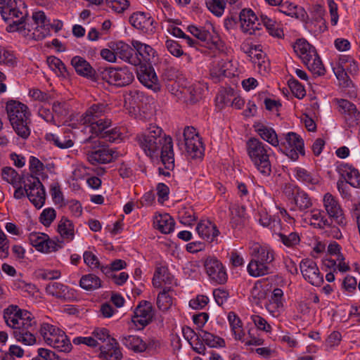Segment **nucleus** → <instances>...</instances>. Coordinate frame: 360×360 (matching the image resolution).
Listing matches in <instances>:
<instances>
[{
  "mask_svg": "<svg viewBox=\"0 0 360 360\" xmlns=\"http://www.w3.org/2000/svg\"><path fill=\"white\" fill-rule=\"evenodd\" d=\"M144 153L151 159L160 157L162 163L168 170L174 168L173 141L164 133L161 127L150 124L147 131L136 138Z\"/></svg>",
  "mask_w": 360,
  "mask_h": 360,
  "instance_id": "obj_1",
  "label": "nucleus"
},
{
  "mask_svg": "<svg viewBox=\"0 0 360 360\" xmlns=\"http://www.w3.org/2000/svg\"><path fill=\"white\" fill-rule=\"evenodd\" d=\"M4 318L7 326L13 329V335L18 342L26 345L36 342L33 333L36 321L30 311L22 310L16 305H11L4 310Z\"/></svg>",
  "mask_w": 360,
  "mask_h": 360,
  "instance_id": "obj_2",
  "label": "nucleus"
},
{
  "mask_svg": "<svg viewBox=\"0 0 360 360\" xmlns=\"http://www.w3.org/2000/svg\"><path fill=\"white\" fill-rule=\"evenodd\" d=\"M248 155L257 171L264 176L271 173L269 160L271 148L257 138H251L246 143Z\"/></svg>",
  "mask_w": 360,
  "mask_h": 360,
  "instance_id": "obj_3",
  "label": "nucleus"
},
{
  "mask_svg": "<svg viewBox=\"0 0 360 360\" xmlns=\"http://www.w3.org/2000/svg\"><path fill=\"white\" fill-rule=\"evenodd\" d=\"M0 13L5 22H8L14 18H19L13 20L6 27L8 32H18L24 36L29 34L31 31L29 23L26 22L27 14L22 13L17 8L16 0H0Z\"/></svg>",
  "mask_w": 360,
  "mask_h": 360,
  "instance_id": "obj_4",
  "label": "nucleus"
},
{
  "mask_svg": "<svg viewBox=\"0 0 360 360\" xmlns=\"http://www.w3.org/2000/svg\"><path fill=\"white\" fill-rule=\"evenodd\" d=\"M40 333L45 342L59 352H69L72 349L70 340L65 333L59 328L49 323H43Z\"/></svg>",
  "mask_w": 360,
  "mask_h": 360,
  "instance_id": "obj_5",
  "label": "nucleus"
},
{
  "mask_svg": "<svg viewBox=\"0 0 360 360\" xmlns=\"http://www.w3.org/2000/svg\"><path fill=\"white\" fill-rule=\"evenodd\" d=\"M98 76L108 84L120 87L129 85L134 79L132 71L127 67H100Z\"/></svg>",
  "mask_w": 360,
  "mask_h": 360,
  "instance_id": "obj_6",
  "label": "nucleus"
},
{
  "mask_svg": "<svg viewBox=\"0 0 360 360\" xmlns=\"http://www.w3.org/2000/svg\"><path fill=\"white\" fill-rule=\"evenodd\" d=\"M278 146L282 153L292 161L297 160L300 155L305 154L304 140L295 132L285 134L284 140Z\"/></svg>",
  "mask_w": 360,
  "mask_h": 360,
  "instance_id": "obj_7",
  "label": "nucleus"
},
{
  "mask_svg": "<svg viewBox=\"0 0 360 360\" xmlns=\"http://www.w3.org/2000/svg\"><path fill=\"white\" fill-rule=\"evenodd\" d=\"M183 134L188 157L192 159H201L204 155L205 148L196 129L193 127H186Z\"/></svg>",
  "mask_w": 360,
  "mask_h": 360,
  "instance_id": "obj_8",
  "label": "nucleus"
},
{
  "mask_svg": "<svg viewBox=\"0 0 360 360\" xmlns=\"http://www.w3.org/2000/svg\"><path fill=\"white\" fill-rule=\"evenodd\" d=\"M25 192L30 201L38 209L45 203L46 193L39 178L34 175L28 176L25 181Z\"/></svg>",
  "mask_w": 360,
  "mask_h": 360,
  "instance_id": "obj_9",
  "label": "nucleus"
},
{
  "mask_svg": "<svg viewBox=\"0 0 360 360\" xmlns=\"http://www.w3.org/2000/svg\"><path fill=\"white\" fill-rule=\"evenodd\" d=\"M323 206L328 217L338 225L345 226L347 224L344 210L339 200L330 193H326L323 197Z\"/></svg>",
  "mask_w": 360,
  "mask_h": 360,
  "instance_id": "obj_10",
  "label": "nucleus"
},
{
  "mask_svg": "<svg viewBox=\"0 0 360 360\" xmlns=\"http://www.w3.org/2000/svg\"><path fill=\"white\" fill-rule=\"evenodd\" d=\"M300 269L304 279L314 286H321L324 280L316 263L310 259L301 261Z\"/></svg>",
  "mask_w": 360,
  "mask_h": 360,
  "instance_id": "obj_11",
  "label": "nucleus"
},
{
  "mask_svg": "<svg viewBox=\"0 0 360 360\" xmlns=\"http://www.w3.org/2000/svg\"><path fill=\"white\" fill-rule=\"evenodd\" d=\"M206 274L212 281L223 284L227 281V274L223 264L214 257H208L204 262Z\"/></svg>",
  "mask_w": 360,
  "mask_h": 360,
  "instance_id": "obj_12",
  "label": "nucleus"
},
{
  "mask_svg": "<svg viewBox=\"0 0 360 360\" xmlns=\"http://www.w3.org/2000/svg\"><path fill=\"white\" fill-rule=\"evenodd\" d=\"M153 316L151 304L147 301H141L135 308L131 321L138 329H143L152 321Z\"/></svg>",
  "mask_w": 360,
  "mask_h": 360,
  "instance_id": "obj_13",
  "label": "nucleus"
},
{
  "mask_svg": "<svg viewBox=\"0 0 360 360\" xmlns=\"http://www.w3.org/2000/svg\"><path fill=\"white\" fill-rule=\"evenodd\" d=\"M131 25L147 34H153L156 31L157 22L148 13L136 12L129 17Z\"/></svg>",
  "mask_w": 360,
  "mask_h": 360,
  "instance_id": "obj_14",
  "label": "nucleus"
},
{
  "mask_svg": "<svg viewBox=\"0 0 360 360\" xmlns=\"http://www.w3.org/2000/svg\"><path fill=\"white\" fill-rule=\"evenodd\" d=\"M283 291L278 288H274L268 295L264 303L266 311L273 317L278 318L284 311Z\"/></svg>",
  "mask_w": 360,
  "mask_h": 360,
  "instance_id": "obj_15",
  "label": "nucleus"
},
{
  "mask_svg": "<svg viewBox=\"0 0 360 360\" xmlns=\"http://www.w3.org/2000/svg\"><path fill=\"white\" fill-rule=\"evenodd\" d=\"M249 255L251 257L271 264L275 259V252L268 244L250 242L248 245Z\"/></svg>",
  "mask_w": 360,
  "mask_h": 360,
  "instance_id": "obj_16",
  "label": "nucleus"
},
{
  "mask_svg": "<svg viewBox=\"0 0 360 360\" xmlns=\"http://www.w3.org/2000/svg\"><path fill=\"white\" fill-rule=\"evenodd\" d=\"M29 242L37 251L44 253L54 252L58 248V244L51 240L48 235L43 233L32 232L30 233Z\"/></svg>",
  "mask_w": 360,
  "mask_h": 360,
  "instance_id": "obj_17",
  "label": "nucleus"
},
{
  "mask_svg": "<svg viewBox=\"0 0 360 360\" xmlns=\"http://www.w3.org/2000/svg\"><path fill=\"white\" fill-rule=\"evenodd\" d=\"M80 122L90 127V131L96 136H101L110 126L111 121L105 118H98L95 114H82Z\"/></svg>",
  "mask_w": 360,
  "mask_h": 360,
  "instance_id": "obj_18",
  "label": "nucleus"
},
{
  "mask_svg": "<svg viewBox=\"0 0 360 360\" xmlns=\"http://www.w3.org/2000/svg\"><path fill=\"white\" fill-rule=\"evenodd\" d=\"M137 77L140 82L148 89H151L155 92L160 89L158 78L150 63L148 65L139 67L137 70Z\"/></svg>",
  "mask_w": 360,
  "mask_h": 360,
  "instance_id": "obj_19",
  "label": "nucleus"
},
{
  "mask_svg": "<svg viewBox=\"0 0 360 360\" xmlns=\"http://www.w3.org/2000/svg\"><path fill=\"white\" fill-rule=\"evenodd\" d=\"M259 19L251 9H243L239 15V21L240 22V27L243 32L249 34L257 35V31L259 30L260 28L258 27L260 25ZM259 34L258 33V35Z\"/></svg>",
  "mask_w": 360,
  "mask_h": 360,
  "instance_id": "obj_20",
  "label": "nucleus"
},
{
  "mask_svg": "<svg viewBox=\"0 0 360 360\" xmlns=\"http://www.w3.org/2000/svg\"><path fill=\"white\" fill-rule=\"evenodd\" d=\"M45 290L46 294L62 300H72L76 297L75 290L60 282L49 283Z\"/></svg>",
  "mask_w": 360,
  "mask_h": 360,
  "instance_id": "obj_21",
  "label": "nucleus"
},
{
  "mask_svg": "<svg viewBox=\"0 0 360 360\" xmlns=\"http://www.w3.org/2000/svg\"><path fill=\"white\" fill-rule=\"evenodd\" d=\"M120 153L114 148H102L89 152L87 160L92 165L106 164L117 158Z\"/></svg>",
  "mask_w": 360,
  "mask_h": 360,
  "instance_id": "obj_22",
  "label": "nucleus"
},
{
  "mask_svg": "<svg viewBox=\"0 0 360 360\" xmlns=\"http://www.w3.org/2000/svg\"><path fill=\"white\" fill-rule=\"evenodd\" d=\"M71 65L79 76L93 80L100 79L98 76V70L96 71L90 63L81 56H74L71 60Z\"/></svg>",
  "mask_w": 360,
  "mask_h": 360,
  "instance_id": "obj_23",
  "label": "nucleus"
},
{
  "mask_svg": "<svg viewBox=\"0 0 360 360\" xmlns=\"http://www.w3.org/2000/svg\"><path fill=\"white\" fill-rule=\"evenodd\" d=\"M113 50L117 54V57L121 60L133 65L141 64V59L138 56H134V48L128 44L119 41L113 45Z\"/></svg>",
  "mask_w": 360,
  "mask_h": 360,
  "instance_id": "obj_24",
  "label": "nucleus"
},
{
  "mask_svg": "<svg viewBox=\"0 0 360 360\" xmlns=\"http://www.w3.org/2000/svg\"><path fill=\"white\" fill-rule=\"evenodd\" d=\"M32 20L37 25L34 32L32 33V39L36 41L44 39L50 34L49 21L43 11H37L32 14Z\"/></svg>",
  "mask_w": 360,
  "mask_h": 360,
  "instance_id": "obj_25",
  "label": "nucleus"
},
{
  "mask_svg": "<svg viewBox=\"0 0 360 360\" xmlns=\"http://www.w3.org/2000/svg\"><path fill=\"white\" fill-rule=\"evenodd\" d=\"M9 121L15 132L22 138L26 139L30 134L27 114H8Z\"/></svg>",
  "mask_w": 360,
  "mask_h": 360,
  "instance_id": "obj_26",
  "label": "nucleus"
},
{
  "mask_svg": "<svg viewBox=\"0 0 360 360\" xmlns=\"http://www.w3.org/2000/svg\"><path fill=\"white\" fill-rule=\"evenodd\" d=\"M195 230L200 238L208 242L214 241L219 234L216 224L208 219L200 221Z\"/></svg>",
  "mask_w": 360,
  "mask_h": 360,
  "instance_id": "obj_27",
  "label": "nucleus"
},
{
  "mask_svg": "<svg viewBox=\"0 0 360 360\" xmlns=\"http://www.w3.org/2000/svg\"><path fill=\"white\" fill-rule=\"evenodd\" d=\"M295 52L301 58L304 64L317 56L316 49L304 39H299L293 46Z\"/></svg>",
  "mask_w": 360,
  "mask_h": 360,
  "instance_id": "obj_28",
  "label": "nucleus"
},
{
  "mask_svg": "<svg viewBox=\"0 0 360 360\" xmlns=\"http://www.w3.org/2000/svg\"><path fill=\"white\" fill-rule=\"evenodd\" d=\"M131 45L134 48V56H138L141 62L143 60L148 64L154 62L156 51L152 46L137 40H132Z\"/></svg>",
  "mask_w": 360,
  "mask_h": 360,
  "instance_id": "obj_29",
  "label": "nucleus"
},
{
  "mask_svg": "<svg viewBox=\"0 0 360 360\" xmlns=\"http://www.w3.org/2000/svg\"><path fill=\"white\" fill-rule=\"evenodd\" d=\"M338 172L345 183L354 188H360V173L357 169L348 164H342L338 167Z\"/></svg>",
  "mask_w": 360,
  "mask_h": 360,
  "instance_id": "obj_30",
  "label": "nucleus"
},
{
  "mask_svg": "<svg viewBox=\"0 0 360 360\" xmlns=\"http://www.w3.org/2000/svg\"><path fill=\"white\" fill-rule=\"evenodd\" d=\"M255 131L260 137L274 147L279 146V140L273 128L262 122H256L253 124Z\"/></svg>",
  "mask_w": 360,
  "mask_h": 360,
  "instance_id": "obj_31",
  "label": "nucleus"
},
{
  "mask_svg": "<svg viewBox=\"0 0 360 360\" xmlns=\"http://www.w3.org/2000/svg\"><path fill=\"white\" fill-rule=\"evenodd\" d=\"M99 357L103 360L122 359V353L116 339L114 338V342H110L100 346Z\"/></svg>",
  "mask_w": 360,
  "mask_h": 360,
  "instance_id": "obj_32",
  "label": "nucleus"
},
{
  "mask_svg": "<svg viewBox=\"0 0 360 360\" xmlns=\"http://www.w3.org/2000/svg\"><path fill=\"white\" fill-rule=\"evenodd\" d=\"M174 281L173 276L169 272L167 267L157 266L153 278V285L156 288H164L171 286Z\"/></svg>",
  "mask_w": 360,
  "mask_h": 360,
  "instance_id": "obj_33",
  "label": "nucleus"
},
{
  "mask_svg": "<svg viewBox=\"0 0 360 360\" xmlns=\"http://www.w3.org/2000/svg\"><path fill=\"white\" fill-rule=\"evenodd\" d=\"M175 222L167 213L156 214L153 217L154 227L164 234H168L174 229Z\"/></svg>",
  "mask_w": 360,
  "mask_h": 360,
  "instance_id": "obj_34",
  "label": "nucleus"
},
{
  "mask_svg": "<svg viewBox=\"0 0 360 360\" xmlns=\"http://www.w3.org/2000/svg\"><path fill=\"white\" fill-rule=\"evenodd\" d=\"M309 216L310 225L316 229H325L332 226L333 221L323 210L314 209L311 210Z\"/></svg>",
  "mask_w": 360,
  "mask_h": 360,
  "instance_id": "obj_35",
  "label": "nucleus"
},
{
  "mask_svg": "<svg viewBox=\"0 0 360 360\" xmlns=\"http://www.w3.org/2000/svg\"><path fill=\"white\" fill-rule=\"evenodd\" d=\"M247 271L250 276L255 278L263 276L271 272V265L251 257L247 266Z\"/></svg>",
  "mask_w": 360,
  "mask_h": 360,
  "instance_id": "obj_36",
  "label": "nucleus"
},
{
  "mask_svg": "<svg viewBox=\"0 0 360 360\" xmlns=\"http://www.w3.org/2000/svg\"><path fill=\"white\" fill-rule=\"evenodd\" d=\"M122 343L134 352H143L147 348L146 342L137 335H126L121 338Z\"/></svg>",
  "mask_w": 360,
  "mask_h": 360,
  "instance_id": "obj_37",
  "label": "nucleus"
},
{
  "mask_svg": "<svg viewBox=\"0 0 360 360\" xmlns=\"http://www.w3.org/2000/svg\"><path fill=\"white\" fill-rule=\"evenodd\" d=\"M293 174L297 181L308 186H313L319 183V178L318 176L302 167H295L293 169Z\"/></svg>",
  "mask_w": 360,
  "mask_h": 360,
  "instance_id": "obj_38",
  "label": "nucleus"
},
{
  "mask_svg": "<svg viewBox=\"0 0 360 360\" xmlns=\"http://www.w3.org/2000/svg\"><path fill=\"white\" fill-rule=\"evenodd\" d=\"M227 318L235 339L244 342L245 332L240 318L233 311L229 313Z\"/></svg>",
  "mask_w": 360,
  "mask_h": 360,
  "instance_id": "obj_39",
  "label": "nucleus"
},
{
  "mask_svg": "<svg viewBox=\"0 0 360 360\" xmlns=\"http://www.w3.org/2000/svg\"><path fill=\"white\" fill-rule=\"evenodd\" d=\"M79 286L86 291H94L102 286L101 278L94 274L83 275L79 283Z\"/></svg>",
  "mask_w": 360,
  "mask_h": 360,
  "instance_id": "obj_40",
  "label": "nucleus"
},
{
  "mask_svg": "<svg viewBox=\"0 0 360 360\" xmlns=\"http://www.w3.org/2000/svg\"><path fill=\"white\" fill-rule=\"evenodd\" d=\"M58 231L60 236L67 241L74 238L75 230L72 222L65 217H63L58 225Z\"/></svg>",
  "mask_w": 360,
  "mask_h": 360,
  "instance_id": "obj_41",
  "label": "nucleus"
},
{
  "mask_svg": "<svg viewBox=\"0 0 360 360\" xmlns=\"http://www.w3.org/2000/svg\"><path fill=\"white\" fill-rule=\"evenodd\" d=\"M200 338L210 347H224L226 346L225 340L210 332L205 330H200Z\"/></svg>",
  "mask_w": 360,
  "mask_h": 360,
  "instance_id": "obj_42",
  "label": "nucleus"
},
{
  "mask_svg": "<svg viewBox=\"0 0 360 360\" xmlns=\"http://www.w3.org/2000/svg\"><path fill=\"white\" fill-rule=\"evenodd\" d=\"M171 290V286H166L158 293L157 297V306L160 310L165 311L172 307L173 300L169 294Z\"/></svg>",
  "mask_w": 360,
  "mask_h": 360,
  "instance_id": "obj_43",
  "label": "nucleus"
},
{
  "mask_svg": "<svg viewBox=\"0 0 360 360\" xmlns=\"http://www.w3.org/2000/svg\"><path fill=\"white\" fill-rule=\"evenodd\" d=\"M260 20L270 35L278 38L283 36V30L278 27L275 20L263 14L260 15Z\"/></svg>",
  "mask_w": 360,
  "mask_h": 360,
  "instance_id": "obj_44",
  "label": "nucleus"
},
{
  "mask_svg": "<svg viewBox=\"0 0 360 360\" xmlns=\"http://www.w3.org/2000/svg\"><path fill=\"white\" fill-rule=\"evenodd\" d=\"M278 237V240L281 242L288 248H295L300 242V238L297 232H291L289 234H285L279 231L274 233Z\"/></svg>",
  "mask_w": 360,
  "mask_h": 360,
  "instance_id": "obj_45",
  "label": "nucleus"
},
{
  "mask_svg": "<svg viewBox=\"0 0 360 360\" xmlns=\"http://www.w3.org/2000/svg\"><path fill=\"white\" fill-rule=\"evenodd\" d=\"M252 62L257 65L260 73H267L269 70V62L266 60V54L263 52L254 53L253 49L249 51Z\"/></svg>",
  "mask_w": 360,
  "mask_h": 360,
  "instance_id": "obj_46",
  "label": "nucleus"
},
{
  "mask_svg": "<svg viewBox=\"0 0 360 360\" xmlns=\"http://www.w3.org/2000/svg\"><path fill=\"white\" fill-rule=\"evenodd\" d=\"M295 205L297 210L304 211L312 206L309 195L303 191L297 190L294 197Z\"/></svg>",
  "mask_w": 360,
  "mask_h": 360,
  "instance_id": "obj_47",
  "label": "nucleus"
},
{
  "mask_svg": "<svg viewBox=\"0 0 360 360\" xmlns=\"http://www.w3.org/2000/svg\"><path fill=\"white\" fill-rule=\"evenodd\" d=\"M271 292L268 284L264 283L261 281H257L251 290V295L255 299L263 300L267 298Z\"/></svg>",
  "mask_w": 360,
  "mask_h": 360,
  "instance_id": "obj_48",
  "label": "nucleus"
},
{
  "mask_svg": "<svg viewBox=\"0 0 360 360\" xmlns=\"http://www.w3.org/2000/svg\"><path fill=\"white\" fill-rule=\"evenodd\" d=\"M45 139L61 149L70 148L74 145L73 141L67 136L59 137L53 134H46Z\"/></svg>",
  "mask_w": 360,
  "mask_h": 360,
  "instance_id": "obj_49",
  "label": "nucleus"
},
{
  "mask_svg": "<svg viewBox=\"0 0 360 360\" xmlns=\"http://www.w3.org/2000/svg\"><path fill=\"white\" fill-rule=\"evenodd\" d=\"M92 335L97 340L98 347L104 344H107L110 342H114V338H112L109 330L105 328H96L92 331Z\"/></svg>",
  "mask_w": 360,
  "mask_h": 360,
  "instance_id": "obj_50",
  "label": "nucleus"
},
{
  "mask_svg": "<svg viewBox=\"0 0 360 360\" xmlns=\"http://www.w3.org/2000/svg\"><path fill=\"white\" fill-rule=\"evenodd\" d=\"M258 221L262 226L269 228L274 233L280 229L281 220L272 219L267 213H260Z\"/></svg>",
  "mask_w": 360,
  "mask_h": 360,
  "instance_id": "obj_51",
  "label": "nucleus"
},
{
  "mask_svg": "<svg viewBox=\"0 0 360 360\" xmlns=\"http://www.w3.org/2000/svg\"><path fill=\"white\" fill-rule=\"evenodd\" d=\"M3 179L12 184L13 186H18L21 183L20 175L11 167H4L2 170Z\"/></svg>",
  "mask_w": 360,
  "mask_h": 360,
  "instance_id": "obj_52",
  "label": "nucleus"
},
{
  "mask_svg": "<svg viewBox=\"0 0 360 360\" xmlns=\"http://www.w3.org/2000/svg\"><path fill=\"white\" fill-rule=\"evenodd\" d=\"M165 47L167 50L174 56L180 57L181 56H186L188 60L191 61V58L189 55L185 53L181 49L180 44L176 41L172 39H167L165 41Z\"/></svg>",
  "mask_w": 360,
  "mask_h": 360,
  "instance_id": "obj_53",
  "label": "nucleus"
},
{
  "mask_svg": "<svg viewBox=\"0 0 360 360\" xmlns=\"http://www.w3.org/2000/svg\"><path fill=\"white\" fill-rule=\"evenodd\" d=\"M305 65L311 72L317 76L323 75L326 72V69L318 55L313 57L311 60L309 61L308 63Z\"/></svg>",
  "mask_w": 360,
  "mask_h": 360,
  "instance_id": "obj_54",
  "label": "nucleus"
},
{
  "mask_svg": "<svg viewBox=\"0 0 360 360\" xmlns=\"http://www.w3.org/2000/svg\"><path fill=\"white\" fill-rule=\"evenodd\" d=\"M46 62L51 70L56 72L58 71L61 75L64 76L65 73L67 72L65 64L58 58L53 56H49Z\"/></svg>",
  "mask_w": 360,
  "mask_h": 360,
  "instance_id": "obj_55",
  "label": "nucleus"
},
{
  "mask_svg": "<svg viewBox=\"0 0 360 360\" xmlns=\"http://www.w3.org/2000/svg\"><path fill=\"white\" fill-rule=\"evenodd\" d=\"M338 105V110L343 112H359L356 106L352 102L346 99L335 98L333 101Z\"/></svg>",
  "mask_w": 360,
  "mask_h": 360,
  "instance_id": "obj_56",
  "label": "nucleus"
},
{
  "mask_svg": "<svg viewBox=\"0 0 360 360\" xmlns=\"http://www.w3.org/2000/svg\"><path fill=\"white\" fill-rule=\"evenodd\" d=\"M250 319L255 324V327L262 331L266 333H271L272 331L271 326L267 322V321L259 315H252Z\"/></svg>",
  "mask_w": 360,
  "mask_h": 360,
  "instance_id": "obj_57",
  "label": "nucleus"
},
{
  "mask_svg": "<svg viewBox=\"0 0 360 360\" xmlns=\"http://www.w3.org/2000/svg\"><path fill=\"white\" fill-rule=\"evenodd\" d=\"M230 65L229 61L221 60L218 63L217 66L212 70L211 75L217 77H229L231 72H229V67Z\"/></svg>",
  "mask_w": 360,
  "mask_h": 360,
  "instance_id": "obj_58",
  "label": "nucleus"
},
{
  "mask_svg": "<svg viewBox=\"0 0 360 360\" xmlns=\"http://www.w3.org/2000/svg\"><path fill=\"white\" fill-rule=\"evenodd\" d=\"M124 128L114 127L110 130H106L103 132L102 138L110 142H115L122 139Z\"/></svg>",
  "mask_w": 360,
  "mask_h": 360,
  "instance_id": "obj_59",
  "label": "nucleus"
},
{
  "mask_svg": "<svg viewBox=\"0 0 360 360\" xmlns=\"http://www.w3.org/2000/svg\"><path fill=\"white\" fill-rule=\"evenodd\" d=\"M288 86L292 94L297 98H302L306 95V91L303 85L297 79L292 78L288 82Z\"/></svg>",
  "mask_w": 360,
  "mask_h": 360,
  "instance_id": "obj_60",
  "label": "nucleus"
},
{
  "mask_svg": "<svg viewBox=\"0 0 360 360\" xmlns=\"http://www.w3.org/2000/svg\"><path fill=\"white\" fill-rule=\"evenodd\" d=\"M188 30L194 37L202 41L208 43L210 40H212L211 33L205 29H200L195 26H189Z\"/></svg>",
  "mask_w": 360,
  "mask_h": 360,
  "instance_id": "obj_61",
  "label": "nucleus"
},
{
  "mask_svg": "<svg viewBox=\"0 0 360 360\" xmlns=\"http://www.w3.org/2000/svg\"><path fill=\"white\" fill-rule=\"evenodd\" d=\"M206 6L217 16H221L225 8V3L223 0H209L206 2Z\"/></svg>",
  "mask_w": 360,
  "mask_h": 360,
  "instance_id": "obj_62",
  "label": "nucleus"
},
{
  "mask_svg": "<svg viewBox=\"0 0 360 360\" xmlns=\"http://www.w3.org/2000/svg\"><path fill=\"white\" fill-rule=\"evenodd\" d=\"M325 13L324 8L320 5H315L313 7L312 15L313 18L317 22H320L321 25L319 27L321 32H323L326 29V20L323 18Z\"/></svg>",
  "mask_w": 360,
  "mask_h": 360,
  "instance_id": "obj_63",
  "label": "nucleus"
},
{
  "mask_svg": "<svg viewBox=\"0 0 360 360\" xmlns=\"http://www.w3.org/2000/svg\"><path fill=\"white\" fill-rule=\"evenodd\" d=\"M56 217V212L53 208H46L40 214L39 221L45 226H49Z\"/></svg>",
  "mask_w": 360,
  "mask_h": 360,
  "instance_id": "obj_64",
  "label": "nucleus"
}]
</instances>
